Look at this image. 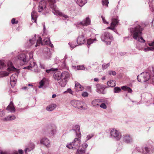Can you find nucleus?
<instances>
[{
	"label": "nucleus",
	"instance_id": "nucleus-48",
	"mask_svg": "<svg viewBox=\"0 0 154 154\" xmlns=\"http://www.w3.org/2000/svg\"><path fill=\"white\" fill-rule=\"evenodd\" d=\"M82 95L84 97H87L88 96V94L86 92H84L82 93Z\"/></svg>",
	"mask_w": 154,
	"mask_h": 154
},
{
	"label": "nucleus",
	"instance_id": "nucleus-61",
	"mask_svg": "<svg viewBox=\"0 0 154 154\" xmlns=\"http://www.w3.org/2000/svg\"><path fill=\"white\" fill-rule=\"evenodd\" d=\"M56 97V94H53L52 96V97L53 98H55Z\"/></svg>",
	"mask_w": 154,
	"mask_h": 154
},
{
	"label": "nucleus",
	"instance_id": "nucleus-64",
	"mask_svg": "<svg viewBox=\"0 0 154 154\" xmlns=\"http://www.w3.org/2000/svg\"><path fill=\"white\" fill-rule=\"evenodd\" d=\"M11 154H18V153L17 152H15L12 153Z\"/></svg>",
	"mask_w": 154,
	"mask_h": 154
},
{
	"label": "nucleus",
	"instance_id": "nucleus-36",
	"mask_svg": "<svg viewBox=\"0 0 154 154\" xmlns=\"http://www.w3.org/2000/svg\"><path fill=\"white\" fill-rule=\"evenodd\" d=\"M98 100L95 99L93 100L91 104L94 106H96L98 105Z\"/></svg>",
	"mask_w": 154,
	"mask_h": 154
},
{
	"label": "nucleus",
	"instance_id": "nucleus-43",
	"mask_svg": "<svg viewBox=\"0 0 154 154\" xmlns=\"http://www.w3.org/2000/svg\"><path fill=\"white\" fill-rule=\"evenodd\" d=\"M94 136V134H91L88 135L86 137V141H87L88 140H90Z\"/></svg>",
	"mask_w": 154,
	"mask_h": 154
},
{
	"label": "nucleus",
	"instance_id": "nucleus-10",
	"mask_svg": "<svg viewBox=\"0 0 154 154\" xmlns=\"http://www.w3.org/2000/svg\"><path fill=\"white\" fill-rule=\"evenodd\" d=\"M90 23L91 20L89 17H88L84 19L82 21L77 22V24L82 26H86L89 25Z\"/></svg>",
	"mask_w": 154,
	"mask_h": 154
},
{
	"label": "nucleus",
	"instance_id": "nucleus-15",
	"mask_svg": "<svg viewBox=\"0 0 154 154\" xmlns=\"http://www.w3.org/2000/svg\"><path fill=\"white\" fill-rule=\"evenodd\" d=\"M119 20L118 18L116 17V18H113L112 19V22L111 23V29L114 30L115 27L118 25Z\"/></svg>",
	"mask_w": 154,
	"mask_h": 154
},
{
	"label": "nucleus",
	"instance_id": "nucleus-63",
	"mask_svg": "<svg viewBox=\"0 0 154 154\" xmlns=\"http://www.w3.org/2000/svg\"><path fill=\"white\" fill-rule=\"evenodd\" d=\"M1 154H8V153L5 152H1Z\"/></svg>",
	"mask_w": 154,
	"mask_h": 154
},
{
	"label": "nucleus",
	"instance_id": "nucleus-3",
	"mask_svg": "<svg viewBox=\"0 0 154 154\" xmlns=\"http://www.w3.org/2000/svg\"><path fill=\"white\" fill-rule=\"evenodd\" d=\"M48 1L49 3L51 8L53 9V12L55 15L63 16L66 18H68L67 16L63 14L58 10V9L55 5V3L56 2L55 0H48Z\"/></svg>",
	"mask_w": 154,
	"mask_h": 154
},
{
	"label": "nucleus",
	"instance_id": "nucleus-50",
	"mask_svg": "<svg viewBox=\"0 0 154 154\" xmlns=\"http://www.w3.org/2000/svg\"><path fill=\"white\" fill-rule=\"evenodd\" d=\"M100 107L104 109H106L107 108L106 105L103 103H102L100 105Z\"/></svg>",
	"mask_w": 154,
	"mask_h": 154
},
{
	"label": "nucleus",
	"instance_id": "nucleus-44",
	"mask_svg": "<svg viewBox=\"0 0 154 154\" xmlns=\"http://www.w3.org/2000/svg\"><path fill=\"white\" fill-rule=\"evenodd\" d=\"M35 65H36L34 61H32L30 62L29 65V66L30 67L32 68L34 66H35Z\"/></svg>",
	"mask_w": 154,
	"mask_h": 154
},
{
	"label": "nucleus",
	"instance_id": "nucleus-22",
	"mask_svg": "<svg viewBox=\"0 0 154 154\" xmlns=\"http://www.w3.org/2000/svg\"><path fill=\"white\" fill-rule=\"evenodd\" d=\"M85 42V39L84 38L83 35L80 36L78 37L77 40V42L78 44H84Z\"/></svg>",
	"mask_w": 154,
	"mask_h": 154
},
{
	"label": "nucleus",
	"instance_id": "nucleus-54",
	"mask_svg": "<svg viewBox=\"0 0 154 154\" xmlns=\"http://www.w3.org/2000/svg\"><path fill=\"white\" fill-rule=\"evenodd\" d=\"M152 8L151 9V10L152 12L154 11V1L152 2Z\"/></svg>",
	"mask_w": 154,
	"mask_h": 154
},
{
	"label": "nucleus",
	"instance_id": "nucleus-9",
	"mask_svg": "<svg viewBox=\"0 0 154 154\" xmlns=\"http://www.w3.org/2000/svg\"><path fill=\"white\" fill-rule=\"evenodd\" d=\"M88 144L86 143H84L79 146L77 150L76 154H82L85 152V149L87 147Z\"/></svg>",
	"mask_w": 154,
	"mask_h": 154
},
{
	"label": "nucleus",
	"instance_id": "nucleus-28",
	"mask_svg": "<svg viewBox=\"0 0 154 154\" xmlns=\"http://www.w3.org/2000/svg\"><path fill=\"white\" fill-rule=\"evenodd\" d=\"M76 3L80 6H82L87 2V0H75Z\"/></svg>",
	"mask_w": 154,
	"mask_h": 154
},
{
	"label": "nucleus",
	"instance_id": "nucleus-16",
	"mask_svg": "<svg viewBox=\"0 0 154 154\" xmlns=\"http://www.w3.org/2000/svg\"><path fill=\"white\" fill-rule=\"evenodd\" d=\"M154 150V146L151 147H146L143 150V154H149L153 152Z\"/></svg>",
	"mask_w": 154,
	"mask_h": 154
},
{
	"label": "nucleus",
	"instance_id": "nucleus-25",
	"mask_svg": "<svg viewBox=\"0 0 154 154\" xmlns=\"http://www.w3.org/2000/svg\"><path fill=\"white\" fill-rule=\"evenodd\" d=\"M56 106H57L56 104H51L46 107V109L48 111H51L56 108Z\"/></svg>",
	"mask_w": 154,
	"mask_h": 154
},
{
	"label": "nucleus",
	"instance_id": "nucleus-1",
	"mask_svg": "<svg viewBox=\"0 0 154 154\" xmlns=\"http://www.w3.org/2000/svg\"><path fill=\"white\" fill-rule=\"evenodd\" d=\"M143 29L138 24L137 22L134 24V26L130 28V32L131 35L133 38L137 41L141 42V43L138 44L137 45L136 48L139 50H143L145 52L149 51H153L154 50V41L148 44L150 47H145V45L142 43H144L145 40L142 37V32Z\"/></svg>",
	"mask_w": 154,
	"mask_h": 154
},
{
	"label": "nucleus",
	"instance_id": "nucleus-53",
	"mask_svg": "<svg viewBox=\"0 0 154 154\" xmlns=\"http://www.w3.org/2000/svg\"><path fill=\"white\" fill-rule=\"evenodd\" d=\"M70 46L71 48H73L76 47V45H74L73 44H72L71 43H69L68 44Z\"/></svg>",
	"mask_w": 154,
	"mask_h": 154
},
{
	"label": "nucleus",
	"instance_id": "nucleus-52",
	"mask_svg": "<svg viewBox=\"0 0 154 154\" xmlns=\"http://www.w3.org/2000/svg\"><path fill=\"white\" fill-rule=\"evenodd\" d=\"M54 70V69L53 68L51 69H49L46 70V72L48 73H49L51 71H53Z\"/></svg>",
	"mask_w": 154,
	"mask_h": 154
},
{
	"label": "nucleus",
	"instance_id": "nucleus-33",
	"mask_svg": "<svg viewBox=\"0 0 154 154\" xmlns=\"http://www.w3.org/2000/svg\"><path fill=\"white\" fill-rule=\"evenodd\" d=\"M46 79L44 78L40 82H39V85L38 86L39 88H42L45 84V83L46 81Z\"/></svg>",
	"mask_w": 154,
	"mask_h": 154
},
{
	"label": "nucleus",
	"instance_id": "nucleus-2",
	"mask_svg": "<svg viewBox=\"0 0 154 154\" xmlns=\"http://www.w3.org/2000/svg\"><path fill=\"white\" fill-rule=\"evenodd\" d=\"M76 130H77L78 132H76V135L78 138H75L72 143H70L66 145V146L70 149H77L79 146L81 144V134L80 133V126L79 125H76L75 126Z\"/></svg>",
	"mask_w": 154,
	"mask_h": 154
},
{
	"label": "nucleus",
	"instance_id": "nucleus-18",
	"mask_svg": "<svg viewBox=\"0 0 154 154\" xmlns=\"http://www.w3.org/2000/svg\"><path fill=\"white\" fill-rule=\"evenodd\" d=\"M46 7V3L44 0L41 1L39 3L38 7L39 12H41Z\"/></svg>",
	"mask_w": 154,
	"mask_h": 154
},
{
	"label": "nucleus",
	"instance_id": "nucleus-19",
	"mask_svg": "<svg viewBox=\"0 0 154 154\" xmlns=\"http://www.w3.org/2000/svg\"><path fill=\"white\" fill-rule=\"evenodd\" d=\"M70 77V74L68 72H64L62 73L61 79L67 81Z\"/></svg>",
	"mask_w": 154,
	"mask_h": 154
},
{
	"label": "nucleus",
	"instance_id": "nucleus-17",
	"mask_svg": "<svg viewBox=\"0 0 154 154\" xmlns=\"http://www.w3.org/2000/svg\"><path fill=\"white\" fill-rule=\"evenodd\" d=\"M123 141L126 143H128L132 142L133 140L132 138L130 135H127L124 136Z\"/></svg>",
	"mask_w": 154,
	"mask_h": 154
},
{
	"label": "nucleus",
	"instance_id": "nucleus-41",
	"mask_svg": "<svg viewBox=\"0 0 154 154\" xmlns=\"http://www.w3.org/2000/svg\"><path fill=\"white\" fill-rule=\"evenodd\" d=\"M108 4V0H102V4L103 5H105L107 7Z\"/></svg>",
	"mask_w": 154,
	"mask_h": 154
},
{
	"label": "nucleus",
	"instance_id": "nucleus-56",
	"mask_svg": "<svg viewBox=\"0 0 154 154\" xmlns=\"http://www.w3.org/2000/svg\"><path fill=\"white\" fill-rule=\"evenodd\" d=\"M15 19L14 18H13L11 20V23L14 24L15 23Z\"/></svg>",
	"mask_w": 154,
	"mask_h": 154
},
{
	"label": "nucleus",
	"instance_id": "nucleus-59",
	"mask_svg": "<svg viewBox=\"0 0 154 154\" xmlns=\"http://www.w3.org/2000/svg\"><path fill=\"white\" fill-rule=\"evenodd\" d=\"M29 56L30 57V58L31 59L32 57V52H30L29 53Z\"/></svg>",
	"mask_w": 154,
	"mask_h": 154
},
{
	"label": "nucleus",
	"instance_id": "nucleus-6",
	"mask_svg": "<svg viewBox=\"0 0 154 154\" xmlns=\"http://www.w3.org/2000/svg\"><path fill=\"white\" fill-rule=\"evenodd\" d=\"M149 78V74L147 72H143L138 75L137 77L138 81L141 82L148 81Z\"/></svg>",
	"mask_w": 154,
	"mask_h": 154
},
{
	"label": "nucleus",
	"instance_id": "nucleus-42",
	"mask_svg": "<svg viewBox=\"0 0 154 154\" xmlns=\"http://www.w3.org/2000/svg\"><path fill=\"white\" fill-rule=\"evenodd\" d=\"M5 110L0 109V117H2L5 115Z\"/></svg>",
	"mask_w": 154,
	"mask_h": 154
},
{
	"label": "nucleus",
	"instance_id": "nucleus-34",
	"mask_svg": "<svg viewBox=\"0 0 154 154\" xmlns=\"http://www.w3.org/2000/svg\"><path fill=\"white\" fill-rule=\"evenodd\" d=\"M67 81H66V80H64L63 79H61V80L59 82V83L61 86L64 87L66 85Z\"/></svg>",
	"mask_w": 154,
	"mask_h": 154
},
{
	"label": "nucleus",
	"instance_id": "nucleus-62",
	"mask_svg": "<svg viewBox=\"0 0 154 154\" xmlns=\"http://www.w3.org/2000/svg\"><path fill=\"white\" fill-rule=\"evenodd\" d=\"M94 81L97 82L98 81V79L97 78H95L94 79Z\"/></svg>",
	"mask_w": 154,
	"mask_h": 154
},
{
	"label": "nucleus",
	"instance_id": "nucleus-47",
	"mask_svg": "<svg viewBox=\"0 0 154 154\" xmlns=\"http://www.w3.org/2000/svg\"><path fill=\"white\" fill-rule=\"evenodd\" d=\"M108 73L110 75H115L116 74V72L113 71H109L108 72Z\"/></svg>",
	"mask_w": 154,
	"mask_h": 154
},
{
	"label": "nucleus",
	"instance_id": "nucleus-4",
	"mask_svg": "<svg viewBox=\"0 0 154 154\" xmlns=\"http://www.w3.org/2000/svg\"><path fill=\"white\" fill-rule=\"evenodd\" d=\"M70 103L74 107L80 109H86V105L85 102L83 101L73 100L71 101Z\"/></svg>",
	"mask_w": 154,
	"mask_h": 154
},
{
	"label": "nucleus",
	"instance_id": "nucleus-45",
	"mask_svg": "<svg viewBox=\"0 0 154 154\" xmlns=\"http://www.w3.org/2000/svg\"><path fill=\"white\" fill-rule=\"evenodd\" d=\"M77 69L78 70H83L85 69V68L84 66H77Z\"/></svg>",
	"mask_w": 154,
	"mask_h": 154
},
{
	"label": "nucleus",
	"instance_id": "nucleus-11",
	"mask_svg": "<svg viewBox=\"0 0 154 154\" xmlns=\"http://www.w3.org/2000/svg\"><path fill=\"white\" fill-rule=\"evenodd\" d=\"M40 143L45 146L49 147L50 145V141L49 140L45 137L42 138L40 140Z\"/></svg>",
	"mask_w": 154,
	"mask_h": 154
},
{
	"label": "nucleus",
	"instance_id": "nucleus-58",
	"mask_svg": "<svg viewBox=\"0 0 154 154\" xmlns=\"http://www.w3.org/2000/svg\"><path fill=\"white\" fill-rule=\"evenodd\" d=\"M19 153L20 154H22L23 153V151L22 149L19 150Z\"/></svg>",
	"mask_w": 154,
	"mask_h": 154
},
{
	"label": "nucleus",
	"instance_id": "nucleus-8",
	"mask_svg": "<svg viewBox=\"0 0 154 154\" xmlns=\"http://www.w3.org/2000/svg\"><path fill=\"white\" fill-rule=\"evenodd\" d=\"M51 42L50 40L48 38H46L42 41V38L39 37L38 39L37 40L36 43L35 47H37L39 45L41 44L42 45H48Z\"/></svg>",
	"mask_w": 154,
	"mask_h": 154
},
{
	"label": "nucleus",
	"instance_id": "nucleus-12",
	"mask_svg": "<svg viewBox=\"0 0 154 154\" xmlns=\"http://www.w3.org/2000/svg\"><path fill=\"white\" fill-rule=\"evenodd\" d=\"M105 87L103 85H97L96 91L99 94H105L106 92L104 91Z\"/></svg>",
	"mask_w": 154,
	"mask_h": 154
},
{
	"label": "nucleus",
	"instance_id": "nucleus-46",
	"mask_svg": "<svg viewBox=\"0 0 154 154\" xmlns=\"http://www.w3.org/2000/svg\"><path fill=\"white\" fill-rule=\"evenodd\" d=\"M101 18L103 20V23L105 24H108L109 22L105 20V18L103 16H101Z\"/></svg>",
	"mask_w": 154,
	"mask_h": 154
},
{
	"label": "nucleus",
	"instance_id": "nucleus-30",
	"mask_svg": "<svg viewBox=\"0 0 154 154\" xmlns=\"http://www.w3.org/2000/svg\"><path fill=\"white\" fill-rule=\"evenodd\" d=\"M107 85L109 87H113L116 85L115 82L113 80L108 81L107 83Z\"/></svg>",
	"mask_w": 154,
	"mask_h": 154
},
{
	"label": "nucleus",
	"instance_id": "nucleus-35",
	"mask_svg": "<svg viewBox=\"0 0 154 154\" xmlns=\"http://www.w3.org/2000/svg\"><path fill=\"white\" fill-rule=\"evenodd\" d=\"M121 89L119 87H115L114 88V93H119L121 92L122 91Z\"/></svg>",
	"mask_w": 154,
	"mask_h": 154
},
{
	"label": "nucleus",
	"instance_id": "nucleus-51",
	"mask_svg": "<svg viewBox=\"0 0 154 154\" xmlns=\"http://www.w3.org/2000/svg\"><path fill=\"white\" fill-rule=\"evenodd\" d=\"M66 92L69 93L70 94H72L73 91H72L71 90V89L70 88L68 89L66 91L64 92V93H65Z\"/></svg>",
	"mask_w": 154,
	"mask_h": 154
},
{
	"label": "nucleus",
	"instance_id": "nucleus-27",
	"mask_svg": "<svg viewBox=\"0 0 154 154\" xmlns=\"http://www.w3.org/2000/svg\"><path fill=\"white\" fill-rule=\"evenodd\" d=\"M52 128L51 129L50 134L52 135L53 136L55 135L57 132V127L54 125H53L51 126Z\"/></svg>",
	"mask_w": 154,
	"mask_h": 154
},
{
	"label": "nucleus",
	"instance_id": "nucleus-13",
	"mask_svg": "<svg viewBox=\"0 0 154 154\" xmlns=\"http://www.w3.org/2000/svg\"><path fill=\"white\" fill-rule=\"evenodd\" d=\"M17 75L16 74H13L10 77V83L12 87H14L16 82Z\"/></svg>",
	"mask_w": 154,
	"mask_h": 154
},
{
	"label": "nucleus",
	"instance_id": "nucleus-7",
	"mask_svg": "<svg viewBox=\"0 0 154 154\" xmlns=\"http://www.w3.org/2000/svg\"><path fill=\"white\" fill-rule=\"evenodd\" d=\"M110 134L111 137L115 138L117 140H119L121 138L122 135L120 132L114 128L111 130Z\"/></svg>",
	"mask_w": 154,
	"mask_h": 154
},
{
	"label": "nucleus",
	"instance_id": "nucleus-39",
	"mask_svg": "<svg viewBox=\"0 0 154 154\" xmlns=\"http://www.w3.org/2000/svg\"><path fill=\"white\" fill-rule=\"evenodd\" d=\"M110 65V63H104L102 66V67L103 69H106Z\"/></svg>",
	"mask_w": 154,
	"mask_h": 154
},
{
	"label": "nucleus",
	"instance_id": "nucleus-60",
	"mask_svg": "<svg viewBox=\"0 0 154 154\" xmlns=\"http://www.w3.org/2000/svg\"><path fill=\"white\" fill-rule=\"evenodd\" d=\"M48 45H49L51 48H53V45L51 43V42H50V43H49Z\"/></svg>",
	"mask_w": 154,
	"mask_h": 154
},
{
	"label": "nucleus",
	"instance_id": "nucleus-21",
	"mask_svg": "<svg viewBox=\"0 0 154 154\" xmlns=\"http://www.w3.org/2000/svg\"><path fill=\"white\" fill-rule=\"evenodd\" d=\"M6 109L11 112H14L15 111V108L13 105V103L11 102L9 105L7 106Z\"/></svg>",
	"mask_w": 154,
	"mask_h": 154
},
{
	"label": "nucleus",
	"instance_id": "nucleus-5",
	"mask_svg": "<svg viewBox=\"0 0 154 154\" xmlns=\"http://www.w3.org/2000/svg\"><path fill=\"white\" fill-rule=\"evenodd\" d=\"M101 38L102 41L104 42L107 45H109L112 39V37L109 32H104L101 35Z\"/></svg>",
	"mask_w": 154,
	"mask_h": 154
},
{
	"label": "nucleus",
	"instance_id": "nucleus-38",
	"mask_svg": "<svg viewBox=\"0 0 154 154\" xmlns=\"http://www.w3.org/2000/svg\"><path fill=\"white\" fill-rule=\"evenodd\" d=\"M9 73L7 72H0V75H2V76H5L8 75Z\"/></svg>",
	"mask_w": 154,
	"mask_h": 154
},
{
	"label": "nucleus",
	"instance_id": "nucleus-57",
	"mask_svg": "<svg viewBox=\"0 0 154 154\" xmlns=\"http://www.w3.org/2000/svg\"><path fill=\"white\" fill-rule=\"evenodd\" d=\"M40 67L43 69H45V67L44 65H43L42 64H40Z\"/></svg>",
	"mask_w": 154,
	"mask_h": 154
},
{
	"label": "nucleus",
	"instance_id": "nucleus-23",
	"mask_svg": "<svg viewBox=\"0 0 154 154\" xmlns=\"http://www.w3.org/2000/svg\"><path fill=\"white\" fill-rule=\"evenodd\" d=\"M75 89L76 91H78L83 90L84 88L78 82H75Z\"/></svg>",
	"mask_w": 154,
	"mask_h": 154
},
{
	"label": "nucleus",
	"instance_id": "nucleus-40",
	"mask_svg": "<svg viewBox=\"0 0 154 154\" xmlns=\"http://www.w3.org/2000/svg\"><path fill=\"white\" fill-rule=\"evenodd\" d=\"M6 66V65L3 61H0V69H1Z\"/></svg>",
	"mask_w": 154,
	"mask_h": 154
},
{
	"label": "nucleus",
	"instance_id": "nucleus-55",
	"mask_svg": "<svg viewBox=\"0 0 154 154\" xmlns=\"http://www.w3.org/2000/svg\"><path fill=\"white\" fill-rule=\"evenodd\" d=\"M23 69H31V68L29 66H27L23 68Z\"/></svg>",
	"mask_w": 154,
	"mask_h": 154
},
{
	"label": "nucleus",
	"instance_id": "nucleus-20",
	"mask_svg": "<svg viewBox=\"0 0 154 154\" xmlns=\"http://www.w3.org/2000/svg\"><path fill=\"white\" fill-rule=\"evenodd\" d=\"M62 73L59 71L55 72L54 74V78L55 79L59 80L61 79Z\"/></svg>",
	"mask_w": 154,
	"mask_h": 154
},
{
	"label": "nucleus",
	"instance_id": "nucleus-37",
	"mask_svg": "<svg viewBox=\"0 0 154 154\" xmlns=\"http://www.w3.org/2000/svg\"><path fill=\"white\" fill-rule=\"evenodd\" d=\"M96 39H91L90 38L89 39H88L87 40V43L88 45H90L91 44H92L93 43L94 41H96Z\"/></svg>",
	"mask_w": 154,
	"mask_h": 154
},
{
	"label": "nucleus",
	"instance_id": "nucleus-32",
	"mask_svg": "<svg viewBox=\"0 0 154 154\" xmlns=\"http://www.w3.org/2000/svg\"><path fill=\"white\" fill-rule=\"evenodd\" d=\"M121 88L125 91H128L129 93H131L132 91V89L131 88L126 86L122 87Z\"/></svg>",
	"mask_w": 154,
	"mask_h": 154
},
{
	"label": "nucleus",
	"instance_id": "nucleus-29",
	"mask_svg": "<svg viewBox=\"0 0 154 154\" xmlns=\"http://www.w3.org/2000/svg\"><path fill=\"white\" fill-rule=\"evenodd\" d=\"M35 39L36 35H35L34 37H33L32 39H29V42H28L29 46H31L35 44L36 42Z\"/></svg>",
	"mask_w": 154,
	"mask_h": 154
},
{
	"label": "nucleus",
	"instance_id": "nucleus-14",
	"mask_svg": "<svg viewBox=\"0 0 154 154\" xmlns=\"http://www.w3.org/2000/svg\"><path fill=\"white\" fill-rule=\"evenodd\" d=\"M18 59L20 61H23L24 63H26L28 60V57L26 56L24 54H19L17 57Z\"/></svg>",
	"mask_w": 154,
	"mask_h": 154
},
{
	"label": "nucleus",
	"instance_id": "nucleus-49",
	"mask_svg": "<svg viewBox=\"0 0 154 154\" xmlns=\"http://www.w3.org/2000/svg\"><path fill=\"white\" fill-rule=\"evenodd\" d=\"M47 56L46 57L47 59L49 58L51 56V53L50 51L48 49H47Z\"/></svg>",
	"mask_w": 154,
	"mask_h": 154
},
{
	"label": "nucleus",
	"instance_id": "nucleus-31",
	"mask_svg": "<svg viewBox=\"0 0 154 154\" xmlns=\"http://www.w3.org/2000/svg\"><path fill=\"white\" fill-rule=\"evenodd\" d=\"M32 19L35 22H36L37 16L35 11L33 10L31 13Z\"/></svg>",
	"mask_w": 154,
	"mask_h": 154
},
{
	"label": "nucleus",
	"instance_id": "nucleus-26",
	"mask_svg": "<svg viewBox=\"0 0 154 154\" xmlns=\"http://www.w3.org/2000/svg\"><path fill=\"white\" fill-rule=\"evenodd\" d=\"M8 71H15L17 69L12 65V63L11 62H9L8 63Z\"/></svg>",
	"mask_w": 154,
	"mask_h": 154
},
{
	"label": "nucleus",
	"instance_id": "nucleus-24",
	"mask_svg": "<svg viewBox=\"0 0 154 154\" xmlns=\"http://www.w3.org/2000/svg\"><path fill=\"white\" fill-rule=\"evenodd\" d=\"M16 119L15 116L13 115L8 116L3 119L4 121H12Z\"/></svg>",
	"mask_w": 154,
	"mask_h": 154
}]
</instances>
